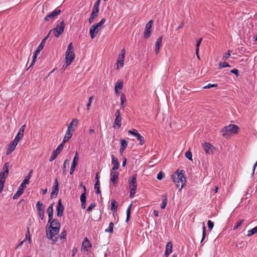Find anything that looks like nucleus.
I'll list each match as a JSON object with an SVG mask.
<instances>
[{
  "label": "nucleus",
  "mask_w": 257,
  "mask_h": 257,
  "mask_svg": "<svg viewBox=\"0 0 257 257\" xmlns=\"http://www.w3.org/2000/svg\"><path fill=\"white\" fill-rule=\"evenodd\" d=\"M78 122V120L77 118H74L71 121L70 123L68 125V128L71 130L75 129V128H74L73 126L74 125V126H76L77 125Z\"/></svg>",
  "instance_id": "obj_26"
},
{
  "label": "nucleus",
  "mask_w": 257,
  "mask_h": 257,
  "mask_svg": "<svg viewBox=\"0 0 257 257\" xmlns=\"http://www.w3.org/2000/svg\"><path fill=\"white\" fill-rule=\"evenodd\" d=\"M65 26V23L63 20L58 23L56 27L51 30L50 32H52L56 37L58 38L63 33Z\"/></svg>",
  "instance_id": "obj_7"
},
{
  "label": "nucleus",
  "mask_w": 257,
  "mask_h": 257,
  "mask_svg": "<svg viewBox=\"0 0 257 257\" xmlns=\"http://www.w3.org/2000/svg\"><path fill=\"white\" fill-rule=\"evenodd\" d=\"M75 129L71 130L68 128L64 137L63 142L61 143V144H62L63 146H64L65 143L68 141L72 137L73 133Z\"/></svg>",
  "instance_id": "obj_15"
},
{
  "label": "nucleus",
  "mask_w": 257,
  "mask_h": 257,
  "mask_svg": "<svg viewBox=\"0 0 257 257\" xmlns=\"http://www.w3.org/2000/svg\"><path fill=\"white\" fill-rule=\"evenodd\" d=\"M97 16H98L97 15L94 14L93 13H91L90 17L88 20L89 23L90 24L94 22L95 18H96L97 17Z\"/></svg>",
  "instance_id": "obj_45"
},
{
  "label": "nucleus",
  "mask_w": 257,
  "mask_h": 257,
  "mask_svg": "<svg viewBox=\"0 0 257 257\" xmlns=\"http://www.w3.org/2000/svg\"><path fill=\"white\" fill-rule=\"evenodd\" d=\"M10 163L7 162L3 166V172L0 173V192L3 190L6 178L9 174Z\"/></svg>",
  "instance_id": "obj_3"
},
{
  "label": "nucleus",
  "mask_w": 257,
  "mask_h": 257,
  "mask_svg": "<svg viewBox=\"0 0 257 257\" xmlns=\"http://www.w3.org/2000/svg\"><path fill=\"white\" fill-rule=\"evenodd\" d=\"M26 188V185L22 183V184H21L20 186L19 187L18 190L24 192V191Z\"/></svg>",
  "instance_id": "obj_58"
},
{
  "label": "nucleus",
  "mask_w": 257,
  "mask_h": 257,
  "mask_svg": "<svg viewBox=\"0 0 257 257\" xmlns=\"http://www.w3.org/2000/svg\"><path fill=\"white\" fill-rule=\"evenodd\" d=\"M59 192L58 187L53 186L52 192L51 193V197L52 198L54 195H57Z\"/></svg>",
  "instance_id": "obj_29"
},
{
  "label": "nucleus",
  "mask_w": 257,
  "mask_h": 257,
  "mask_svg": "<svg viewBox=\"0 0 257 257\" xmlns=\"http://www.w3.org/2000/svg\"><path fill=\"white\" fill-rule=\"evenodd\" d=\"M110 176V181L113 182L114 184H117V180L118 179V173L115 171V170H111Z\"/></svg>",
  "instance_id": "obj_19"
},
{
  "label": "nucleus",
  "mask_w": 257,
  "mask_h": 257,
  "mask_svg": "<svg viewBox=\"0 0 257 257\" xmlns=\"http://www.w3.org/2000/svg\"><path fill=\"white\" fill-rule=\"evenodd\" d=\"M112 163L113 165V167L112 168V170H116L119 168V162L117 158H116L113 155H112Z\"/></svg>",
  "instance_id": "obj_23"
},
{
  "label": "nucleus",
  "mask_w": 257,
  "mask_h": 257,
  "mask_svg": "<svg viewBox=\"0 0 257 257\" xmlns=\"http://www.w3.org/2000/svg\"><path fill=\"white\" fill-rule=\"evenodd\" d=\"M23 137V136L21 135L20 134H18L13 141L16 143V144L17 143L18 144Z\"/></svg>",
  "instance_id": "obj_41"
},
{
  "label": "nucleus",
  "mask_w": 257,
  "mask_h": 257,
  "mask_svg": "<svg viewBox=\"0 0 257 257\" xmlns=\"http://www.w3.org/2000/svg\"><path fill=\"white\" fill-rule=\"evenodd\" d=\"M113 223L111 222H110L108 228L106 229L105 230V232L112 233L113 230Z\"/></svg>",
  "instance_id": "obj_39"
},
{
  "label": "nucleus",
  "mask_w": 257,
  "mask_h": 257,
  "mask_svg": "<svg viewBox=\"0 0 257 257\" xmlns=\"http://www.w3.org/2000/svg\"><path fill=\"white\" fill-rule=\"evenodd\" d=\"M217 86V84H208L206 86L203 87L204 89H208L211 87H216Z\"/></svg>",
  "instance_id": "obj_60"
},
{
  "label": "nucleus",
  "mask_w": 257,
  "mask_h": 257,
  "mask_svg": "<svg viewBox=\"0 0 257 257\" xmlns=\"http://www.w3.org/2000/svg\"><path fill=\"white\" fill-rule=\"evenodd\" d=\"M93 99V96H91L89 98V99H88V103H87V110H89L90 109V107L91 106V103H92V100Z\"/></svg>",
  "instance_id": "obj_53"
},
{
  "label": "nucleus",
  "mask_w": 257,
  "mask_h": 257,
  "mask_svg": "<svg viewBox=\"0 0 257 257\" xmlns=\"http://www.w3.org/2000/svg\"><path fill=\"white\" fill-rule=\"evenodd\" d=\"M76 167V166L71 165V169H70V174L71 175H72Z\"/></svg>",
  "instance_id": "obj_62"
},
{
  "label": "nucleus",
  "mask_w": 257,
  "mask_h": 257,
  "mask_svg": "<svg viewBox=\"0 0 257 257\" xmlns=\"http://www.w3.org/2000/svg\"><path fill=\"white\" fill-rule=\"evenodd\" d=\"M25 127H26V124L23 125L21 127V128L19 129V131L18 134H20L21 135H22L24 136V130L25 129Z\"/></svg>",
  "instance_id": "obj_52"
},
{
  "label": "nucleus",
  "mask_w": 257,
  "mask_h": 257,
  "mask_svg": "<svg viewBox=\"0 0 257 257\" xmlns=\"http://www.w3.org/2000/svg\"><path fill=\"white\" fill-rule=\"evenodd\" d=\"M64 146L63 145L61 144L58 146L57 149L53 151L52 155L49 159V161L51 162L57 158L58 155L60 154L61 151L63 150Z\"/></svg>",
  "instance_id": "obj_10"
},
{
  "label": "nucleus",
  "mask_w": 257,
  "mask_h": 257,
  "mask_svg": "<svg viewBox=\"0 0 257 257\" xmlns=\"http://www.w3.org/2000/svg\"><path fill=\"white\" fill-rule=\"evenodd\" d=\"M162 39H163V36H161L160 37H159L155 44V53L156 54H158L159 52L160 46L161 45L162 42Z\"/></svg>",
  "instance_id": "obj_20"
},
{
  "label": "nucleus",
  "mask_w": 257,
  "mask_h": 257,
  "mask_svg": "<svg viewBox=\"0 0 257 257\" xmlns=\"http://www.w3.org/2000/svg\"><path fill=\"white\" fill-rule=\"evenodd\" d=\"M23 193V192L21 191L20 190H18L17 192L15 194V195L13 196V199H17L19 197H20L22 194Z\"/></svg>",
  "instance_id": "obj_49"
},
{
  "label": "nucleus",
  "mask_w": 257,
  "mask_h": 257,
  "mask_svg": "<svg viewBox=\"0 0 257 257\" xmlns=\"http://www.w3.org/2000/svg\"><path fill=\"white\" fill-rule=\"evenodd\" d=\"M128 185L131 190L130 196L131 198H133L137 189V177L136 175H134L129 178Z\"/></svg>",
  "instance_id": "obj_6"
},
{
  "label": "nucleus",
  "mask_w": 257,
  "mask_h": 257,
  "mask_svg": "<svg viewBox=\"0 0 257 257\" xmlns=\"http://www.w3.org/2000/svg\"><path fill=\"white\" fill-rule=\"evenodd\" d=\"M105 19L104 18H103L101 20V21L99 23H98L96 24H94V25L97 28H99V30H100L101 27L105 23Z\"/></svg>",
  "instance_id": "obj_43"
},
{
  "label": "nucleus",
  "mask_w": 257,
  "mask_h": 257,
  "mask_svg": "<svg viewBox=\"0 0 257 257\" xmlns=\"http://www.w3.org/2000/svg\"><path fill=\"white\" fill-rule=\"evenodd\" d=\"M69 161L68 160H66L63 164V174L64 175H66L67 172V165H68Z\"/></svg>",
  "instance_id": "obj_36"
},
{
  "label": "nucleus",
  "mask_w": 257,
  "mask_h": 257,
  "mask_svg": "<svg viewBox=\"0 0 257 257\" xmlns=\"http://www.w3.org/2000/svg\"><path fill=\"white\" fill-rule=\"evenodd\" d=\"M153 23V20H150L148 23H147L143 35L145 39H148L151 36Z\"/></svg>",
  "instance_id": "obj_8"
},
{
  "label": "nucleus",
  "mask_w": 257,
  "mask_h": 257,
  "mask_svg": "<svg viewBox=\"0 0 257 257\" xmlns=\"http://www.w3.org/2000/svg\"><path fill=\"white\" fill-rule=\"evenodd\" d=\"M132 204H131L128 207L127 210H126V222H128L130 219V217H131V208H132Z\"/></svg>",
  "instance_id": "obj_30"
},
{
  "label": "nucleus",
  "mask_w": 257,
  "mask_h": 257,
  "mask_svg": "<svg viewBox=\"0 0 257 257\" xmlns=\"http://www.w3.org/2000/svg\"><path fill=\"white\" fill-rule=\"evenodd\" d=\"M45 42L46 41L43 39L38 47L37 48V52L39 51H42L43 49Z\"/></svg>",
  "instance_id": "obj_42"
},
{
  "label": "nucleus",
  "mask_w": 257,
  "mask_h": 257,
  "mask_svg": "<svg viewBox=\"0 0 257 257\" xmlns=\"http://www.w3.org/2000/svg\"><path fill=\"white\" fill-rule=\"evenodd\" d=\"M61 13V10L59 9H56V10L53 11L51 14L47 15L45 18L44 20L45 21H49L50 19H53L55 17L59 15Z\"/></svg>",
  "instance_id": "obj_14"
},
{
  "label": "nucleus",
  "mask_w": 257,
  "mask_h": 257,
  "mask_svg": "<svg viewBox=\"0 0 257 257\" xmlns=\"http://www.w3.org/2000/svg\"><path fill=\"white\" fill-rule=\"evenodd\" d=\"M125 50L124 49H122L120 51V54L118 56V59L117 60V64L118 65L120 64V67H122L123 66V62L125 57ZM117 69H118V65L117 66Z\"/></svg>",
  "instance_id": "obj_13"
},
{
  "label": "nucleus",
  "mask_w": 257,
  "mask_h": 257,
  "mask_svg": "<svg viewBox=\"0 0 257 257\" xmlns=\"http://www.w3.org/2000/svg\"><path fill=\"white\" fill-rule=\"evenodd\" d=\"M98 12H99V7L93 6L92 13H93L94 14H96V15H98Z\"/></svg>",
  "instance_id": "obj_55"
},
{
  "label": "nucleus",
  "mask_w": 257,
  "mask_h": 257,
  "mask_svg": "<svg viewBox=\"0 0 257 257\" xmlns=\"http://www.w3.org/2000/svg\"><path fill=\"white\" fill-rule=\"evenodd\" d=\"M36 207L38 212L39 216L41 220H43L44 216L45 209L44 205L40 201L37 202Z\"/></svg>",
  "instance_id": "obj_11"
},
{
  "label": "nucleus",
  "mask_w": 257,
  "mask_h": 257,
  "mask_svg": "<svg viewBox=\"0 0 257 257\" xmlns=\"http://www.w3.org/2000/svg\"><path fill=\"white\" fill-rule=\"evenodd\" d=\"M171 178L174 183H181V188L179 189V190H181L184 186L186 181L182 171L179 172V170H177L174 174L171 175Z\"/></svg>",
  "instance_id": "obj_2"
},
{
  "label": "nucleus",
  "mask_w": 257,
  "mask_h": 257,
  "mask_svg": "<svg viewBox=\"0 0 257 257\" xmlns=\"http://www.w3.org/2000/svg\"><path fill=\"white\" fill-rule=\"evenodd\" d=\"M18 144L15 143L13 141L11 142V143L9 145L8 147L6 150V154L7 155L11 154L15 149L17 145Z\"/></svg>",
  "instance_id": "obj_17"
},
{
  "label": "nucleus",
  "mask_w": 257,
  "mask_h": 257,
  "mask_svg": "<svg viewBox=\"0 0 257 257\" xmlns=\"http://www.w3.org/2000/svg\"><path fill=\"white\" fill-rule=\"evenodd\" d=\"M64 208L62 204L61 199H60L58 200V204L57 205V216L59 217H61L63 215V211H64Z\"/></svg>",
  "instance_id": "obj_16"
},
{
  "label": "nucleus",
  "mask_w": 257,
  "mask_h": 257,
  "mask_svg": "<svg viewBox=\"0 0 257 257\" xmlns=\"http://www.w3.org/2000/svg\"><path fill=\"white\" fill-rule=\"evenodd\" d=\"M91 246V243H90V242L89 241L87 238H85L82 242V247L83 248L84 250L87 251V248Z\"/></svg>",
  "instance_id": "obj_25"
},
{
  "label": "nucleus",
  "mask_w": 257,
  "mask_h": 257,
  "mask_svg": "<svg viewBox=\"0 0 257 257\" xmlns=\"http://www.w3.org/2000/svg\"><path fill=\"white\" fill-rule=\"evenodd\" d=\"M40 51H39L38 52H37V49L35 51V53L33 55V58L34 59H36L37 55L38 54L40 53Z\"/></svg>",
  "instance_id": "obj_63"
},
{
  "label": "nucleus",
  "mask_w": 257,
  "mask_h": 257,
  "mask_svg": "<svg viewBox=\"0 0 257 257\" xmlns=\"http://www.w3.org/2000/svg\"><path fill=\"white\" fill-rule=\"evenodd\" d=\"M99 30V28H97L94 25L91 27L90 28V34L92 39L95 37Z\"/></svg>",
  "instance_id": "obj_18"
},
{
  "label": "nucleus",
  "mask_w": 257,
  "mask_h": 257,
  "mask_svg": "<svg viewBox=\"0 0 257 257\" xmlns=\"http://www.w3.org/2000/svg\"><path fill=\"white\" fill-rule=\"evenodd\" d=\"M53 205L54 203H52L47 209V213L48 215L49 222L53 219Z\"/></svg>",
  "instance_id": "obj_21"
},
{
  "label": "nucleus",
  "mask_w": 257,
  "mask_h": 257,
  "mask_svg": "<svg viewBox=\"0 0 257 257\" xmlns=\"http://www.w3.org/2000/svg\"><path fill=\"white\" fill-rule=\"evenodd\" d=\"M126 101V97L124 93L120 94V105L122 108L124 107V102Z\"/></svg>",
  "instance_id": "obj_34"
},
{
  "label": "nucleus",
  "mask_w": 257,
  "mask_h": 257,
  "mask_svg": "<svg viewBox=\"0 0 257 257\" xmlns=\"http://www.w3.org/2000/svg\"><path fill=\"white\" fill-rule=\"evenodd\" d=\"M244 221V219L238 220L237 221L236 225L233 227V230L237 229L241 225V224Z\"/></svg>",
  "instance_id": "obj_44"
},
{
  "label": "nucleus",
  "mask_w": 257,
  "mask_h": 257,
  "mask_svg": "<svg viewBox=\"0 0 257 257\" xmlns=\"http://www.w3.org/2000/svg\"><path fill=\"white\" fill-rule=\"evenodd\" d=\"M60 227V226H58V225L57 226H53L52 227H48L47 225L46 231L47 237L54 242L56 241L57 238L56 237H54V236L59 233Z\"/></svg>",
  "instance_id": "obj_4"
},
{
  "label": "nucleus",
  "mask_w": 257,
  "mask_h": 257,
  "mask_svg": "<svg viewBox=\"0 0 257 257\" xmlns=\"http://www.w3.org/2000/svg\"><path fill=\"white\" fill-rule=\"evenodd\" d=\"M120 148H123L125 149L127 146V142L124 139L120 140Z\"/></svg>",
  "instance_id": "obj_46"
},
{
  "label": "nucleus",
  "mask_w": 257,
  "mask_h": 257,
  "mask_svg": "<svg viewBox=\"0 0 257 257\" xmlns=\"http://www.w3.org/2000/svg\"><path fill=\"white\" fill-rule=\"evenodd\" d=\"M79 160V155L77 152L75 153L71 165L77 166Z\"/></svg>",
  "instance_id": "obj_35"
},
{
  "label": "nucleus",
  "mask_w": 257,
  "mask_h": 257,
  "mask_svg": "<svg viewBox=\"0 0 257 257\" xmlns=\"http://www.w3.org/2000/svg\"><path fill=\"white\" fill-rule=\"evenodd\" d=\"M230 72L235 74L237 77L239 75L238 70L237 69H233L230 71Z\"/></svg>",
  "instance_id": "obj_61"
},
{
  "label": "nucleus",
  "mask_w": 257,
  "mask_h": 257,
  "mask_svg": "<svg viewBox=\"0 0 257 257\" xmlns=\"http://www.w3.org/2000/svg\"><path fill=\"white\" fill-rule=\"evenodd\" d=\"M207 223H208V228L210 230H211L213 227L214 223L211 220H208Z\"/></svg>",
  "instance_id": "obj_57"
},
{
  "label": "nucleus",
  "mask_w": 257,
  "mask_h": 257,
  "mask_svg": "<svg viewBox=\"0 0 257 257\" xmlns=\"http://www.w3.org/2000/svg\"><path fill=\"white\" fill-rule=\"evenodd\" d=\"M74 58L75 54L74 53L73 44L72 43H70L68 46L65 54L66 63H67V65H70L72 62Z\"/></svg>",
  "instance_id": "obj_5"
},
{
  "label": "nucleus",
  "mask_w": 257,
  "mask_h": 257,
  "mask_svg": "<svg viewBox=\"0 0 257 257\" xmlns=\"http://www.w3.org/2000/svg\"><path fill=\"white\" fill-rule=\"evenodd\" d=\"M96 206V204L95 203H92L88 206L87 209V211L90 212L92 210V209Z\"/></svg>",
  "instance_id": "obj_54"
},
{
  "label": "nucleus",
  "mask_w": 257,
  "mask_h": 257,
  "mask_svg": "<svg viewBox=\"0 0 257 257\" xmlns=\"http://www.w3.org/2000/svg\"><path fill=\"white\" fill-rule=\"evenodd\" d=\"M128 133L135 136L137 138V139L139 141L140 144L141 145H143V144H144L145 141L144 137L142 136L140 133H138L136 130L133 129L132 130H130L128 131Z\"/></svg>",
  "instance_id": "obj_9"
},
{
  "label": "nucleus",
  "mask_w": 257,
  "mask_h": 257,
  "mask_svg": "<svg viewBox=\"0 0 257 257\" xmlns=\"http://www.w3.org/2000/svg\"><path fill=\"white\" fill-rule=\"evenodd\" d=\"M172 243L171 241H169L167 242L166 246V250H165V257H168V255L172 252Z\"/></svg>",
  "instance_id": "obj_22"
},
{
  "label": "nucleus",
  "mask_w": 257,
  "mask_h": 257,
  "mask_svg": "<svg viewBox=\"0 0 257 257\" xmlns=\"http://www.w3.org/2000/svg\"><path fill=\"white\" fill-rule=\"evenodd\" d=\"M117 206V202L115 200H112L111 202V210L113 212L116 211Z\"/></svg>",
  "instance_id": "obj_27"
},
{
  "label": "nucleus",
  "mask_w": 257,
  "mask_h": 257,
  "mask_svg": "<svg viewBox=\"0 0 257 257\" xmlns=\"http://www.w3.org/2000/svg\"><path fill=\"white\" fill-rule=\"evenodd\" d=\"M48 223H50V226H49L50 227H52L53 226H57V225H58V226H60V223L57 220L55 219H52L50 221V222L48 221Z\"/></svg>",
  "instance_id": "obj_28"
},
{
  "label": "nucleus",
  "mask_w": 257,
  "mask_h": 257,
  "mask_svg": "<svg viewBox=\"0 0 257 257\" xmlns=\"http://www.w3.org/2000/svg\"><path fill=\"white\" fill-rule=\"evenodd\" d=\"M123 87L122 82H118L117 81L115 85L114 89L115 91L117 92V89L119 88V89H121Z\"/></svg>",
  "instance_id": "obj_37"
},
{
  "label": "nucleus",
  "mask_w": 257,
  "mask_h": 257,
  "mask_svg": "<svg viewBox=\"0 0 257 257\" xmlns=\"http://www.w3.org/2000/svg\"><path fill=\"white\" fill-rule=\"evenodd\" d=\"M163 201L161 206L162 209H165L167 203V198L166 195H163L162 196Z\"/></svg>",
  "instance_id": "obj_32"
},
{
  "label": "nucleus",
  "mask_w": 257,
  "mask_h": 257,
  "mask_svg": "<svg viewBox=\"0 0 257 257\" xmlns=\"http://www.w3.org/2000/svg\"><path fill=\"white\" fill-rule=\"evenodd\" d=\"M202 40V38H200L197 41L196 45V54H198V53L199 52V47H200V45Z\"/></svg>",
  "instance_id": "obj_47"
},
{
  "label": "nucleus",
  "mask_w": 257,
  "mask_h": 257,
  "mask_svg": "<svg viewBox=\"0 0 257 257\" xmlns=\"http://www.w3.org/2000/svg\"><path fill=\"white\" fill-rule=\"evenodd\" d=\"M204 151L206 154H210L212 148H214L212 145L209 143H205L203 145Z\"/></svg>",
  "instance_id": "obj_24"
},
{
  "label": "nucleus",
  "mask_w": 257,
  "mask_h": 257,
  "mask_svg": "<svg viewBox=\"0 0 257 257\" xmlns=\"http://www.w3.org/2000/svg\"><path fill=\"white\" fill-rule=\"evenodd\" d=\"M202 229H203L202 238L201 240V242H202L203 241V240L204 239L205 236H206V232H205L206 227H205V224L204 223H203Z\"/></svg>",
  "instance_id": "obj_51"
},
{
  "label": "nucleus",
  "mask_w": 257,
  "mask_h": 257,
  "mask_svg": "<svg viewBox=\"0 0 257 257\" xmlns=\"http://www.w3.org/2000/svg\"><path fill=\"white\" fill-rule=\"evenodd\" d=\"M231 52L232 51L231 50H228L227 53H225L224 55H223L222 59L224 60H227L230 56Z\"/></svg>",
  "instance_id": "obj_50"
},
{
  "label": "nucleus",
  "mask_w": 257,
  "mask_h": 257,
  "mask_svg": "<svg viewBox=\"0 0 257 257\" xmlns=\"http://www.w3.org/2000/svg\"><path fill=\"white\" fill-rule=\"evenodd\" d=\"M256 233H257V226L248 231L247 236H250Z\"/></svg>",
  "instance_id": "obj_40"
},
{
  "label": "nucleus",
  "mask_w": 257,
  "mask_h": 257,
  "mask_svg": "<svg viewBox=\"0 0 257 257\" xmlns=\"http://www.w3.org/2000/svg\"><path fill=\"white\" fill-rule=\"evenodd\" d=\"M164 173L163 172L160 171L157 175V179L159 180H161L163 179V178L164 177Z\"/></svg>",
  "instance_id": "obj_56"
},
{
  "label": "nucleus",
  "mask_w": 257,
  "mask_h": 257,
  "mask_svg": "<svg viewBox=\"0 0 257 257\" xmlns=\"http://www.w3.org/2000/svg\"><path fill=\"white\" fill-rule=\"evenodd\" d=\"M94 189L96 190V193L97 194H101V191L100 190V182L99 180L96 181L94 185Z\"/></svg>",
  "instance_id": "obj_31"
},
{
  "label": "nucleus",
  "mask_w": 257,
  "mask_h": 257,
  "mask_svg": "<svg viewBox=\"0 0 257 257\" xmlns=\"http://www.w3.org/2000/svg\"><path fill=\"white\" fill-rule=\"evenodd\" d=\"M67 235V232L66 230H63L60 234V237L61 238H66Z\"/></svg>",
  "instance_id": "obj_59"
},
{
  "label": "nucleus",
  "mask_w": 257,
  "mask_h": 257,
  "mask_svg": "<svg viewBox=\"0 0 257 257\" xmlns=\"http://www.w3.org/2000/svg\"><path fill=\"white\" fill-rule=\"evenodd\" d=\"M230 67V65L226 62H220L219 64V69H221L224 67Z\"/></svg>",
  "instance_id": "obj_38"
},
{
  "label": "nucleus",
  "mask_w": 257,
  "mask_h": 257,
  "mask_svg": "<svg viewBox=\"0 0 257 257\" xmlns=\"http://www.w3.org/2000/svg\"><path fill=\"white\" fill-rule=\"evenodd\" d=\"M115 118L114 120L113 126L114 127L116 125L119 128L121 126L122 119V117L120 115V110L119 109L116 110L115 113Z\"/></svg>",
  "instance_id": "obj_12"
},
{
  "label": "nucleus",
  "mask_w": 257,
  "mask_h": 257,
  "mask_svg": "<svg viewBox=\"0 0 257 257\" xmlns=\"http://www.w3.org/2000/svg\"><path fill=\"white\" fill-rule=\"evenodd\" d=\"M239 130V127L235 124H230L224 126L220 131L222 133V136L227 138L232 134H237Z\"/></svg>",
  "instance_id": "obj_1"
},
{
  "label": "nucleus",
  "mask_w": 257,
  "mask_h": 257,
  "mask_svg": "<svg viewBox=\"0 0 257 257\" xmlns=\"http://www.w3.org/2000/svg\"><path fill=\"white\" fill-rule=\"evenodd\" d=\"M185 156L189 160H192V154L190 150H188L185 153Z\"/></svg>",
  "instance_id": "obj_48"
},
{
  "label": "nucleus",
  "mask_w": 257,
  "mask_h": 257,
  "mask_svg": "<svg viewBox=\"0 0 257 257\" xmlns=\"http://www.w3.org/2000/svg\"><path fill=\"white\" fill-rule=\"evenodd\" d=\"M83 188L84 189V192L81 194L80 199L81 201H86V188L85 186H83Z\"/></svg>",
  "instance_id": "obj_33"
},
{
  "label": "nucleus",
  "mask_w": 257,
  "mask_h": 257,
  "mask_svg": "<svg viewBox=\"0 0 257 257\" xmlns=\"http://www.w3.org/2000/svg\"><path fill=\"white\" fill-rule=\"evenodd\" d=\"M256 166H257V161L255 163V164H254V165L253 166L252 176H253L254 175V171H255V169Z\"/></svg>",
  "instance_id": "obj_64"
}]
</instances>
